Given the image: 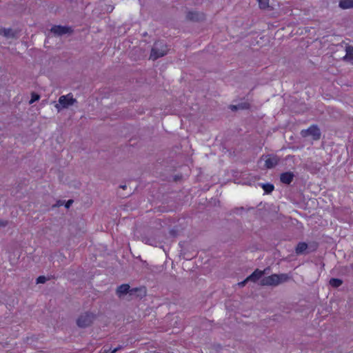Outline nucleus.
Returning a JSON list of instances; mask_svg holds the SVG:
<instances>
[{
    "mask_svg": "<svg viewBox=\"0 0 353 353\" xmlns=\"http://www.w3.org/2000/svg\"><path fill=\"white\" fill-rule=\"evenodd\" d=\"M288 279L289 276L286 274H273L263 278L260 281V284L266 286H276L281 283L287 281Z\"/></svg>",
    "mask_w": 353,
    "mask_h": 353,
    "instance_id": "1",
    "label": "nucleus"
},
{
    "mask_svg": "<svg viewBox=\"0 0 353 353\" xmlns=\"http://www.w3.org/2000/svg\"><path fill=\"white\" fill-rule=\"evenodd\" d=\"M77 103V100L73 97L72 94L62 95L59 98L58 102L54 105V107L58 112L63 109L69 108Z\"/></svg>",
    "mask_w": 353,
    "mask_h": 353,
    "instance_id": "2",
    "label": "nucleus"
},
{
    "mask_svg": "<svg viewBox=\"0 0 353 353\" xmlns=\"http://www.w3.org/2000/svg\"><path fill=\"white\" fill-rule=\"evenodd\" d=\"M168 51V46L162 41H158L154 43L152 48L150 58L156 60L167 54Z\"/></svg>",
    "mask_w": 353,
    "mask_h": 353,
    "instance_id": "3",
    "label": "nucleus"
},
{
    "mask_svg": "<svg viewBox=\"0 0 353 353\" xmlns=\"http://www.w3.org/2000/svg\"><path fill=\"white\" fill-rule=\"evenodd\" d=\"M301 134L303 137L312 136L315 141L320 139L321 134L320 129L316 125H312L307 130H302Z\"/></svg>",
    "mask_w": 353,
    "mask_h": 353,
    "instance_id": "4",
    "label": "nucleus"
},
{
    "mask_svg": "<svg viewBox=\"0 0 353 353\" xmlns=\"http://www.w3.org/2000/svg\"><path fill=\"white\" fill-rule=\"evenodd\" d=\"M51 32L55 36L61 37L70 34L72 32V30L68 26H54L51 28Z\"/></svg>",
    "mask_w": 353,
    "mask_h": 353,
    "instance_id": "5",
    "label": "nucleus"
},
{
    "mask_svg": "<svg viewBox=\"0 0 353 353\" xmlns=\"http://www.w3.org/2000/svg\"><path fill=\"white\" fill-rule=\"evenodd\" d=\"M279 163V159L276 156L267 155L265 159V167L271 169L275 167Z\"/></svg>",
    "mask_w": 353,
    "mask_h": 353,
    "instance_id": "6",
    "label": "nucleus"
},
{
    "mask_svg": "<svg viewBox=\"0 0 353 353\" xmlns=\"http://www.w3.org/2000/svg\"><path fill=\"white\" fill-rule=\"evenodd\" d=\"M88 323V313L85 312L77 319V324L81 328L86 327Z\"/></svg>",
    "mask_w": 353,
    "mask_h": 353,
    "instance_id": "7",
    "label": "nucleus"
},
{
    "mask_svg": "<svg viewBox=\"0 0 353 353\" xmlns=\"http://www.w3.org/2000/svg\"><path fill=\"white\" fill-rule=\"evenodd\" d=\"M294 176V175L292 172H285L281 174L280 181L284 184L289 185L292 182Z\"/></svg>",
    "mask_w": 353,
    "mask_h": 353,
    "instance_id": "8",
    "label": "nucleus"
},
{
    "mask_svg": "<svg viewBox=\"0 0 353 353\" xmlns=\"http://www.w3.org/2000/svg\"><path fill=\"white\" fill-rule=\"evenodd\" d=\"M265 274V270H260L259 269L255 270L249 276L247 277V280L256 282Z\"/></svg>",
    "mask_w": 353,
    "mask_h": 353,
    "instance_id": "9",
    "label": "nucleus"
},
{
    "mask_svg": "<svg viewBox=\"0 0 353 353\" xmlns=\"http://www.w3.org/2000/svg\"><path fill=\"white\" fill-rule=\"evenodd\" d=\"M187 19L190 21H198L204 19V14L198 12H189L187 14Z\"/></svg>",
    "mask_w": 353,
    "mask_h": 353,
    "instance_id": "10",
    "label": "nucleus"
},
{
    "mask_svg": "<svg viewBox=\"0 0 353 353\" xmlns=\"http://www.w3.org/2000/svg\"><path fill=\"white\" fill-rule=\"evenodd\" d=\"M130 290V285L128 284H122L119 285L117 289V294L118 296L126 294Z\"/></svg>",
    "mask_w": 353,
    "mask_h": 353,
    "instance_id": "11",
    "label": "nucleus"
},
{
    "mask_svg": "<svg viewBox=\"0 0 353 353\" xmlns=\"http://www.w3.org/2000/svg\"><path fill=\"white\" fill-rule=\"evenodd\" d=\"M0 34L4 36L6 38L11 39L15 37V32L12 29H1L0 30Z\"/></svg>",
    "mask_w": 353,
    "mask_h": 353,
    "instance_id": "12",
    "label": "nucleus"
},
{
    "mask_svg": "<svg viewBox=\"0 0 353 353\" xmlns=\"http://www.w3.org/2000/svg\"><path fill=\"white\" fill-rule=\"evenodd\" d=\"M339 7L342 9L353 8V0H341Z\"/></svg>",
    "mask_w": 353,
    "mask_h": 353,
    "instance_id": "13",
    "label": "nucleus"
},
{
    "mask_svg": "<svg viewBox=\"0 0 353 353\" xmlns=\"http://www.w3.org/2000/svg\"><path fill=\"white\" fill-rule=\"evenodd\" d=\"M307 248V244L305 242H300L297 244L296 247V253L299 254H302L304 251Z\"/></svg>",
    "mask_w": 353,
    "mask_h": 353,
    "instance_id": "14",
    "label": "nucleus"
},
{
    "mask_svg": "<svg viewBox=\"0 0 353 353\" xmlns=\"http://www.w3.org/2000/svg\"><path fill=\"white\" fill-rule=\"evenodd\" d=\"M330 285L334 288H338L339 286H341L343 283V281L341 279H337V278H332L330 280Z\"/></svg>",
    "mask_w": 353,
    "mask_h": 353,
    "instance_id": "15",
    "label": "nucleus"
},
{
    "mask_svg": "<svg viewBox=\"0 0 353 353\" xmlns=\"http://www.w3.org/2000/svg\"><path fill=\"white\" fill-rule=\"evenodd\" d=\"M262 188L263 189L265 193L270 194L274 190V186L273 184L271 183H263L262 184Z\"/></svg>",
    "mask_w": 353,
    "mask_h": 353,
    "instance_id": "16",
    "label": "nucleus"
},
{
    "mask_svg": "<svg viewBox=\"0 0 353 353\" xmlns=\"http://www.w3.org/2000/svg\"><path fill=\"white\" fill-rule=\"evenodd\" d=\"M121 348V346H119L114 349H112L111 347H103L101 349V350L100 351V353H114V352H117L119 350H120Z\"/></svg>",
    "mask_w": 353,
    "mask_h": 353,
    "instance_id": "17",
    "label": "nucleus"
},
{
    "mask_svg": "<svg viewBox=\"0 0 353 353\" xmlns=\"http://www.w3.org/2000/svg\"><path fill=\"white\" fill-rule=\"evenodd\" d=\"M261 9H266L269 6L270 0H256Z\"/></svg>",
    "mask_w": 353,
    "mask_h": 353,
    "instance_id": "18",
    "label": "nucleus"
},
{
    "mask_svg": "<svg viewBox=\"0 0 353 353\" xmlns=\"http://www.w3.org/2000/svg\"><path fill=\"white\" fill-rule=\"evenodd\" d=\"M346 57L353 59V47L348 46L346 48Z\"/></svg>",
    "mask_w": 353,
    "mask_h": 353,
    "instance_id": "19",
    "label": "nucleus"
},
{
    "mask_svg": "<svg viewBox=\"0 0 353 353\" xmlns=\"http://www.w3.org/2000/svg\"><path fill=\"white\" fill-rule=\"evenodd\" d=\"M39 99V95L37 94H34L33 93L32 94V97H31V99L30 101V104H32L34 102L38 101Z\"/></svg>",
    "mask_w": 353,
    "mask_h": 353,
    "instance_id": "20",
    "label": "nucleus"
},
{
    "mask_svg": "<svg viewBox=\"0 0 353 353\" xmlns=\"http://www.w3.org/2000/svg\"><path fill=\"white\" fill-rule=\"evenodd\" d=\"M47 281V278L44 276H40L37 279V283H44Z\"/></svg>",
    "mask_w": 353,
    "mask_h": 353,
    "instance_id": "21",
    "label": "nucleus"
},
{
    "mask_svg": "<svg viewBox=\"0 0 353 353\" xmlns=\"http://www.w3.org/2000/svg\"><path fill=\"white\" fill-rule=\"evenodd\" d=\"M8 224V222L6 220L0 219V228H4L7 226Z\"/></svg>",
    "mask_w": 353,
    "mask_h": 353,
    "instance_id": "22",
    "label": "nucleus"
},
{
    "mask_svg": "<svg viewBox=\"0 0 353 353\" xmlns=\"http://www.w3.org/2000/svg\"><path fill=\"white\" fill-rule=\"evenodd\" d=\"M248 281H249V280H247V278H246L244 281H241V282H239V283H238V285H239V286H241V287H243V286H244V285H245V283H246Z\"/></svg>",
    "mask_w": 353,
    "mask_h": 353,
    "instance_id": "23",
    "label": "nucleus"
},
{
    "mask_svg": "<svg viewBox=\"0 0 353 353\" xmlns=\"http://www.w3.org/2000/svg\"><path fill=\"white\" fill-rule=\"evenodd\" d=\"M72 202H73L72 200H68L65 205V208H69L70 207V205H72Z\"/></svg>",
    "mask_w": 353,
    "mask_h": 353,
    "instance_id": "24",
    "label": "nucleus"
},
{
    "mask_svg": "<svg viewBox=\"0 0 353 353\" xmlns=\"http://www.w3.org/2000/svg\"><path fill=\"white\" fill-rule=\"evenodd\" d=\"M230 108L232 110H236L238 109V107L236 105H230Z\"/></svg>",
    "mask_w": 353,
    "mask_h": 353,
    "instance_id": "25",
    "label": "nucleus"
},
{
    "mask_svg": "<svg viewBox=\"0 0 353 353\" xmlns=\"http://www.w3.org/2000/svg\"><path fill=\"white\" fill-rule=\"evenodd\" d=\"M114 9V7L112 6H110L109 8H108V10L110 12H112Z\"/></svg>",
    "mask_w": 353,
    "mask_h": 353,
    "instance_id": "26",
    "label": "nucleus"
},
{
    "mask_svg": "<svg viewBox=\"0 0 353 353\" xmlns=\"http://www.w3.org/2000/svg\"><path fill=\"white\" fill-rule=\"evenodd\" d=\"M126 187H127V186H126L125 185H121V188H123V189H125V188H126Z\"/></svg>",
    "mask_w": 353,
    "mask_h": 353,
    "instance_id": "27",
    "label": "nucleus"
}]
</instances>
